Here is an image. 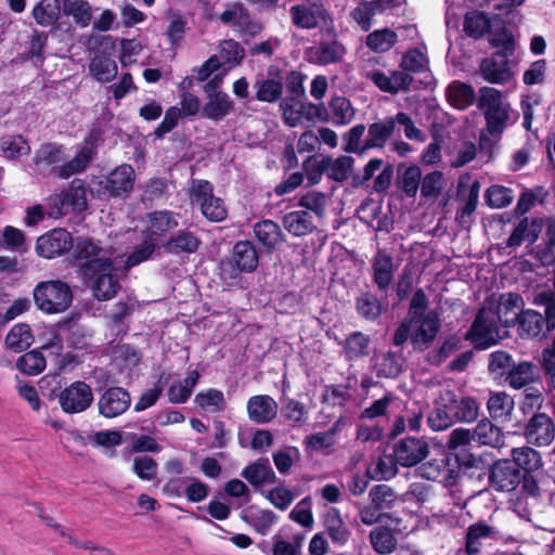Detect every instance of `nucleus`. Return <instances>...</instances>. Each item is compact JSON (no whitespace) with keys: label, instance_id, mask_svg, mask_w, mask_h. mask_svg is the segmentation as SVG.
Segmentation results:
<instances>
[{"label":"nucleus","instance_id":"nucleus-1","mask_svg":"<svg viewBox=\"0 0 555 555\" xmlns=\"http://www.w3.org/2000/svg\"><path fill=\"white\" fill-rule=\"evenodd\" d=\"M65 159L63 145L57 143H43L35 152L33 164L36 166L44 165L51 167L61 179H68L69 177L82 172L92 159V151L89 147H82L73 159L63 163Z\"/></svg>","mask_w":555,"mask_h":555},{"label":"nucleus","instance_id":"nucleus-2","mask_svg":"<svg viewBox=\"0 0 555 555\" xmlns=\"http://www.w3.org/2000/svg\"><path fill=\"white\" fill-rule=\"evenodd\" d=\"M478 108L486 118V133L499 140L509 122L516 118L509 102L503 93L491 87L479 89Z\"/></svg>","mask_w":555,"mask_h":555},{"label":"nucleus","instance_id":"nucleus-3","mask_svg":"<svg viewBox=\"0 0 555 555\" xmlns=\"http://www.w3.org/2000/svg\"><path fill=\"white\" fill-rule=\"evenodd\" d=\"M259 263V253L250 241H238L234 244L230 255L219 264L220 280L228 286L238 283L243 273L254 272Z\"/></svg>","mask_w":555,"mask_h":555},{"label":"nucleus","instance_id":"nucleus-4","mask_svg":"<svg viewBox=\"0 0 555 555\" xmlns=\"http://www.w3.org/2000/svg\"><path fill=\"white\" fill-rule=\"evenodd\" d=\"M292 78L300 79V83H304L306 75L296 69L286 70L275 64L269 65L266 74L258 75L253 85L255 99L262 103H280L284 99V89L287 91Z\"/></svg>","mask_w":555,"mask_h":555},{"label":"nucleus","instance_id":"nucleus-5","mask_svg":"<svg viewBox=\"0 0 555 555\" xmlns=\"http://www.w3.org/2000/svg\"><path fill=\"white\" fill-rule=\"evenodd\" d=\"M134 182L135 172L133 167L129 164H122L106 176L93 177L89 188L91 194L99 199H124L132 192Z\"/></svg>","mask_w":555,"mask_h":555},{"label":"nucleus","instance_id":"nucleus-6","mask_svg":"<svg viewBox=\"0 0 555 555\" xmlns=\"http://www.w3.org/2000/svg\"><path fill=\"white\" fill-rule=\"evenodd\" d=\"M33 295L37 308L47 314L66 311L72 306L74 298L70 286L61 280L38 283Z\"/></svg>","mask_w":555,"mask_h":555},{"label":"nucleus","instance_id":"nucleus-7","mask_svg":"<svg viewBox=\"0 0 555 555\" xmlns=\"http://www.w3.org/2000/svg\"><path fill=\"white\" fill-rule=\"evenodd\" d=\"M72 258L79 278L91 275L96 268L104 266L112 258L107 256L100 241L92 237L77 236L73 238Z\"/></svg>","mask_w":555,"mask_h":555},{"label":"nucleus","instance_id":"nucleus-8","mask_svg":"<svg viewBox=\"0 0 555 555\" xmlns=\"http://www.w3.org/2000/svg\"><path fill=\"white\" fill-rule=\"evenodd\" d=\"M55 387L51 390L50 399L57 398L62 411L66 414H78L88 410L93 400V391L89 384L76 380L63 389Z\"/></svg>","mask_w":555,"mask_h":555},{"label":"nucleus","instance_id":"nucleus-9","mask_svg":"<svg viewBox=\"0 0 555 555\" xmlns=\"http://www.w3.org/2000/svg\"><path fill=\"white\" fill-rule=\"evenodd\" d=\"M505 335V327L489 308L482 307L466 336L476 347L486 349L499 343Z\"/></svg>","mask_w":555,"mask_h":555},{"label":"nucleus","instance_id":"nucleus-10","mask_svg":"<svg viewBox=\"0 0 555 555\" xmlns=\"http://www.w3.org/2000/svg\"><path fill=\"white\" fill-rule=\"evenodd\" d=\"M194 203L199 205L203 216L211 222H221L228 217L224 201L215 196L214 185L208 180L195 179L190 189Z\"/></svg>","mask_w":555,"mask_h":555},{"label":"nucleus","instance_id":"nucleus-11","mask_svg":"<svg viewBox=\"0 0 555 555\" xmlns=\"http://www.w3.org/2000/svg\"><path fill=\"white\" fill-rule=\"evenodd\" d=\"M81 279L91 288L95 299L100 301L111 300L121 288L113 260L96 268L93 274L83 275Z\"/></svg>","mask_w":555,"mask_h":555},{"label":"nucleus","instance_id":"nucleus-12","mask_svg":"<svg viewBox=\"0 0 555 555\" xmlns=\"http://www.w3.org/2000/svg\"><path fill=\"white\" fill-rule=\"evenodd\" d=\"M514 52V46L507 40L503 48L490 57L482 60L479 70L485 80L490 83H505L511 80L513 73L509 66V56Z\"/></svg>","mask_w":555,"mask_h":555},{"label":"nucleus","instance_id":"nucleus-13","mask_svg":"<svg viewBox=\"0 0 555 555\" xmlns=\"http://www.w3.org/2000/svg\"><path fill=\"white\" fill-rule=\"evenodd\" d=\"M73 238L66 229H52L37 238L35 251L39 257L46 259L56 258L72 249Z\"/></svg>","mask_w":555,"mask_h":555},{"label":"nucleus","instance_id":"nucleus-14","mask_svg":"<svg viewBox=\"0 0 555 555\" xmlns=\"http://www.w3.org/2000/svg\"><path fill=\"white\" fill-rule=\"evenodd\" d=\"M524 307L525 301L522 297L515 293L501 294L498 298L493 297L487 300L483 306V308L491 310L495 319L505 328L518 320Z\"/></svg>","mask_w":555,"mask_h":555},{"label":"nucleus","instance_id":"nucleus-15","mask_svg":"<svg viewBox=\"0 0 555 555\" xmlns=\"http://www.w3.org/2000/svg\"><path fill=\"white\" fill-rule=\"evenodd\" d=\"M306 99V89L300 79H291L287 86V94L280 102V111L282 113L283 121L286 126L295 128L302 118L301 100Z\"/></svg>","mask_w":555,"mask_h":555},{"label":"nucleus","instance_id":"nucleus-16","mask_svg":"<svg viewBox=\"0 0 555 555\" xmlns=\"http://www.w3.org/2000/svg\"><path fill=\"white\" fill-rule=\"evenodd\" d=\"M130 404L129 391L120 386H112L105 389L98 400L99 414L105 418H114L124 414Z\"/></svg>","mask_w":555,"mask_h":555},{"label":"nucleus","instance_id":"nucleus-17","mask_svg":"<svg viewBox=\"0 0 555 555\" xmlns=\"http://www.w3.org/2000/svg\"><path fill=\"white\" fill-rule=\"evenodd\" d=\"M411 341L416 348H422L431 343L440 330V320L435 311L411 317Z\"/></svg>","mask_w":555,"mask_h":555},{"label":"nucleus","instance_id":"nucleus-18","mask_svg":"<svg viewBox=\"0 0 555 555\" xmlns=\"http://www.w3.org/2000/svg\"><path fill=\"white\" fill-rule=\"evenodd\" d=\"M455 393L451 390H443L436 400L435 408L428 415V424L436 431L449 428L455 420L453 405Z\"/></svg>","mask_w":555,"mask_h":555},{"label":"nucleus","instance_id":"nucleus-19","mask_svg":"<svg viewBox=\"0 0 555 555\" xmlns=\"http://www.w3.org/2000/svg\"><path fill=\"white\" fill-rule=\"evenodd\" d=\"M428 453L427 442L417 438H406L393 450L396 461L402 466H414L427 457Z\"/></svg>","mask_w":555,"mask_h":555},{"label":"nucleus","instance_id":"nucleus-20","mask_svg":"<svg viewBox=\"0 0 555 555\" xmlns=\"http://www.w3.org/2000/svg\"><path fill=\"white\" fill-rule=\"evenodd\" d=\"M202 245L199 236L189 229L177 231L162 245L164 251L169 255H191Z\"/></svg>","mask_w":555,"mask_h":555},{"label":"nucleus","instance_id":"nucleus-21","mask_svg":"<svg viewBox=\"0 0 555 555\" xmlns=\"http://www.w3.org/2000/svg\"><path fill=\"white\" fill-rule=\"evenodd\" d=\"M525 436L530 443L551 444L555 437V427L551 417L543 413L532 416L526 427Z\"/></svg>","mask_w":555,"mask_h":555},{"label":"nucleus","instance_id":"nucleus-22","mask_svg":"<svg viewBox=\"0 0 555 555\" xmlns=\"http://www.w3.org/2000/svg\"><path fill=\"white\" fill-rule=\"evenodd\" d=\"M248 417L256 424L271 422L278 413V403L268 395H256L247 401Z\"/></svg>","mask_w":555,"mask_h":555},{"label":"nucleus","instance_id":"nucleus-23","mask_svg":"<svg viewBox=\"0 0 555 555\" xmlns=\"http://www.w3.org/2000/svg\"><path fill=\"white\" fill-rule=\"evenodd\" d=\"M253 231L257 241L268 253L274 250L285 240L279 223L270 219H262L256 222Z\"/></svg>","mask_w":555,"mask_h":555},{"label":"nucleus","instance_id":"nucleus-24","mask_svg":"<svg viewBox=\"0 0 555 555\" xmlns=\"http://www.w3.org/2000/svg\"><path fill=\"white\" fill-rule=\"evenodd\" d=\"M207 101L202 106V117L220 121L225 116H228L234 108V103L225 92L212 93L211 95H206Z\"/></svg>","mask_w":555,"mask_h":555},{"label":"nucleus","instance_id":"nucleus-25","mask_svg":"<svg viewBox=\"0 0 555 555\" xmlns=\"http://www.w3.org/2000/svg\"><path fill=\"white\" fill-rule=\"evenodd\" d=\"M241 476L245 478L254 488H259L264 483H275L278 478L267 457H260L246 466Z\"/></svg>","mask_w":555,"mask_h":555},{"label":"nucleus","instance_id":"nucleus-26","mask_svg":"<svg viewBox=\"0 0 555 555\" xmlns=\"http://www.w3.org/2000/svg\"><path fill=\"white\" fill-rule=\"evenodd\" d=\"M490 479L496 490L512 491L518 486L520 477L518 470L512 466L509 461L505 460L493 466Z\"/></svg>","mask_w":555,"mask_h":555},{"label":"nucleus","instance_id":"nucleus-27","mask_svg":"<svg viewBox=\"0 0 555 555\" xmlns=\"http://www.w3.org/2000/svg\"><path fill=\"white\" fill-rule=\"evenodd\" d=\"M285 230L294 236H305L313 233L317 225L311 214L307 210H293L282 219Z\"/></svg>","mask_w":555,"mask_h":555},{"label":"nucleus","instance_id":"nucleus-28","mask_svg":"<svg viewBox=\"0 0 555 555\" xmlns=\"http://www.w3.org/2000/svg\"><path fill=\"white\" fill-rule=\"evenodd\" d=\"M499 531L495 527L478 521L467 528L466 533V552L468 555H476L480 551L481 541L487 539H496Z\"/></svg>","mask_w":555,"mask_h":555},{"label":"nucleus","instance_id":"nucleus-29","mask_svg":"<svg viewBox=\"0 0 555 555\" xmlns=\"http://www.w3.org/2000/svg\"><path fill=\"white\" fill-rule=\"evenodd\" d=\"M178 214L171 210H156L149 214L147 236H165L170 230L179 224Z\"/></svg>","mask_w":555,"mask_h":555},{"label":"nucleus","instance_id":"nucleus-30","mask_svg":"<svg viewBox=\"0 0 555 555\" xmlns=\"http://www.w3.org/2000/svg\"><path fill=\"white\" fill-rule=\"evenodd\" d=\"M34 334L27 323H17L11 327L5 336L4 344L15 353L27 350L34 343Z\"/></svg>","mask_w":555,"mask_h":555},{"label":"nucleus","instance_id":"nucleus-31","mask_svg":"<svg viewBox=\"0 0 555 555\" xmlns=\"http://www.w3.org/2000/svg\"><path fill=\"white\" fill-rule=\"evenodd\" d=\"M473 434L474 441L480 446H489L492 448H501L504 446L501 429L487 418L479 421Z\"/></svg>","mask_w":555,"mask_h":555},{"label":"nucleus","instance_id":"nucleus-32","mask_svg":"<svg viewBox=\"0 0 555 555\" xmlns=\"http://www.w3.org/2000/svg\"><path fill=\"white\" fill-rule=\"evenodd\" d=\"M292 22L295 26L302 29H313L319 24V17H324L325 10L323 5L317 7V10L304 4H296L291 7Z\"/></svg>","mask_w":555,"mask_h":555},{"label":"nucleus","instance_id":"nucleus-33","mask_svg":"<svg viewBox=\"0 0 555 555\" xmlns=\"http://www.w3.org/2000/svg\"><path fill=\"white\" fill-rule=\"evenodd\" d=\"M520 336L535 338L544 334L546 322L541 313L528 309L517 320Z\"/></svg>","mask_w":555,"mask_h":555},{"label":"nucleus","instance_id":"nucleus-34","mask_svg":"<svg viewBox=\"0 0 555 555\" xmlns=\"http://www.w3.org/2000/svg\"><path fill=\"white\" fill-rule=\"evenodd\" d=\"M60 15V0H40L31 10L33 18L42 27L55 25Z\"/></svg>","mask_w":555,"mask_h":555},{"label":"nucleus","instance_id":"nucleus-35","mask_svg":"<svg viewBox=\"0 0 555 555\" xmlns=\"http://www.w3.org/2000/svg\"><path fill=\"white\" fill-rule=\"evenodd\" d=\"M537 379L535 366L528 361H521L513 364L512 369L506 375V380L509 387L514 389H521L534 383Z\"/></svg>","mask_w":555,"mask_h":555},{"label":"nucleus","instance_id":"nucleus-36","mask_svg":"<svg viewBox=\"0 0 555 555\" xmlns=\"http://www.w3.org/2000/svg\"><path fill=\"white\" fill-rule=\"evenodd\" d=\"M89 72L96 81L106 83L117 76V64L107 55L95 54L89 64Z\"/></svg>","mask_w":555,"mask_h":555},{"label":"nucleus","instance_id":"nucleus-37","mask_svg":"<svg viewBox=\"0 0 555 555\" xmlns=\"http://www.w3.org/2000/svg\"><path fill=\"white\" fill-rule=\"evenodd\" d=\"M447 98L453 107L465 109L474 103L475 90L470 85L453 81L447 88Z\"/></svg>","mask_w":555,"mask_h":555},{"label":"nucleus","instance_id":"nucleus-38","mask_svg":"<svg viewBox=\"0 0 555 555\" xmlns=\"http://www.w3.org/2000/svg\"><path fill=\"white\" fill-rule=\"evenodd\" d=\"M241 518L251 526L257 533L266 535L271 526L275 522L276 515L270 509L253 512V507H249L242 512Z\"/></svg>","mask_w":555,"mask_h":555},{"label":"nucleus","instance_id":"nucleus-39","mask_svg":"<svg viewBox=\"0 0 555 555\" xmlns=\"http://www.w3.org/2000/svg\"><path fill=\"white\" fill-rule=\"evenodd\" d=\"M487 408L492 418L508 420L514 410V399L504 391L491 392Z\"/></svg>","mask_w":555,"mask_h":555},{"label":"nucleus","instance_id":"nucleus-40","mask_svg":"<svg viewBox=\"0 0 555 555\" xmlns=\"http://www.w3.org/2000/svg\"><path fill=\"white\" fill-rule=\"evenodd\" d=\"M47 361L43 357L41 350L34 349L27 352H24L16 360V369L28 376L39 375L46 369Z\"/></svg>","mask_w":555,"mask_h":555},{"label":"nucleus","instance_id":"nucleus-41","mask_svg":"<svg viewBox=\"0 0 555 555\" xmlns=\"http://www.w3.org/2000/svg\"><path fill=\"white\" fill-rule=\"evenodd\" d=\"M382 12V0H362L351 12V17L358 23L363 31L372 27L373 17Z\"/></svg>","mask_w":555,"mask_h":555},{"label":"nucleus","instance_id":"nucleus-42","mask_svg":"<svg viewBox=\"0 0 555 555\" xmlns=\"http://www.w3.org/2000/svg\"><path fill=\"white\" fill-rule=\"evenodd\" d=\"M281 404L282 416L284 420L291 422L293 426H300L307 421L309 411L302 402L283 396L281 398Z\"/></svg>","mask_w":555,"mask_h":555},{"label":"nucleus","instance_id":"nucleus-43","mask_svg":"<svg viewBox=\"0 0 555 555\" xmlns=\"http://www.w3.org/2000/svg\"><path fill=\"white\" fill-rule=\"evenodd\" d=\"M358 314L367 321H376L382 314V301L371 292H363L356 300Z\"/></svg>","mask_w":555,"mask_h":555},{"label":"nucleus","instance_id":"nucleus-44","mask_svg":"<svg viewBox=\"0 0 555 555\" xmlns=\"http://www.w3.org/2000/svg\"><path fill=\"white\" fill-rule=\"evenodd\" d=\"M370 337L362 332H352L343 345L346 358L359 359L369 354Z\"/></svg>","mask_w":555,"mask_h":555},{"label":"nucleus","instance_id":"nucleus-45","mask_svg":"<svg viewBox=\"0 0 555 555\" xmlns=\"http://www.w3.org/2000/svg\"><path fill=\"white\" fill-rule=\"evenodd\" d=\"M331 121L335 126H344L349 124L354 116L351 102L345 98L336 95L330 101Z\"/></svg>","mask_w":555,"mask_h":555},{"label":"nucleus","instance_id":"nucleus-46","mask_svg":"<svg viewBox=\"0 0 555 555\" xmlns=\"http://www.w3.org/2000/svg\"><path fill=\"white\" fill-rule=\"evenodd\" d=\"M346 53L345 47L337 40L321 41L317 49V61L320 65L338 63Z\"/></svg>","mask_w":555,"mask_h":555},{"label":"nucleus","instance_id":"nucleus-47","mask_svg":"<svg viewBox=\"0 0 555 555\" xmlns=\"http://www.w3.org/2000/svg\"><path fill=\"white\" fill-rule=\"evenodd\" d=\"M327 155L314 154L308 156L302 163V170L309 185L318 184L322 176L326 175Z\"/></svg>","mask_w":555,"mask_h":555},{"label":"nucleus","instance_id":"nucleus-48","mask_svg":"<svg viewBox=\"0 0 555 555\" xmlns=\"http://www.w3.org/2000/svg\"><path fill=\"white\" fill-rule=\"evenodd\" d=\"M0 246L3 249L24 254L27 251L24 232L13 225H5L0 236Z\"/></svg>","mask_w":555,"mask_h":555},{"label":"nucleus","instance_id":"nucleus-49","mask_svg":"<svg viewBox=\"0 0 555 555\" xmlns=\"http://www.w3.org/2000/svg\"><path fill=\"white\" fill-rule=\"evenodd\" d=\"M352 166L353 158L351 156L341 155L333 159L327 155L326 176L336 182H344L348 179Z\"/></svg>","mask_w":555,"mask_h":555},{"label":"nucleus","instance_id":"nucleus-50","mask_svg":"<svg viewBox=\"0 0 555 555\" xmlns=\"http://www.w3.org/2000/svg\"><path fill=\"white\" fill-rule=\"evenodd\" d=\"M513 462L526 472H534L541 466L539 452L530 447L514 448L512 450Z\"/></svg>","mask_w":555,"mask_h":555},{"label":"nucleus","instance_id":"nucleus-51","mask_svg":"<svg viewBox=\"0 0 555 555\" xmlns=\"http://www.w3.org/2000/svg\"><path fill=\"white\" fill-rule=\"evenodd\" d=\"M479 403L473 397L455 398L453 405L455 420L461 423H473L479 415Z\"/></svg>","mask_w":555,"mask_h":555},{"label":"nucleus","instance_id":"nucleus-52","mask_svg":"<svg viewBox=\"0 0 555 555\" xmlns=\"http://www.w3.org/2000/svg\"><path fill=\"white\" fill-rule=\"evenodd\" d=\"M382 56L372 52H364L361 59L362 76L371 79L382 90Z\"/></svg>","mask_w":555,"mask_h":555},{"label":"nucleus","instance_id":"nucleus-53","mask_svg":"<svg viewBox=\"0 0 555 555\" xmlns=\"http://www.w3.org/2000/svg\"><path fill=\"white\" fill-rule=\"evenodd\" d=\"M538 228L539 225L537 222L530 223L527 219L520 221L508 237L507 246L516 247L524 241H528L530 243L534 242L538 237Z\"/></svg>","mask_w":555,"mask_h":555},{"label":"nucleus","instance_id":"nucleus-54","mask_svg":"<svg viewBox=\"0 0 555 555\" xmlns=\"http://www.w3.org/2000/svg\"><path fill=\"white\" fill-rule=\"evenodd\" d=\"M422 171L417 166L399 169V185L409 196H414L420 188Z\"/></svg>","mask_w":555,"mask_h":555},{"label":"nucleus","instance_id":"nucleus-55","mask_svg":"<svg viewBox=\"0 0 555 555\" xmlns=\"http://www.w3.org/2000/svg\"><path fill=\"white\" fill-rule=\"evenodd\" d=\"M370 496L374 506H366L360 513L365 525H373L382 519V485H375L370 491Z\"/></svg>","mask_w":555,"mask_h":555},{"label":"nucleus","instance_id":"nucleus-56","mask_svg":"<svg viewBox=\"0 0 555 555\" xmlns=\"http://www.w3.org/2000/svg\"><path fill=\"white\" fill-rule=\"evenodd\" d=\"M487 204L492 208H504L514 199V192L503 185H491L485 194Z\"/></svg>","mask_w":555,"mask_h":555},{"label":"nucleus","instance_id":"nucleus-57","mask_svg":"<svg viewBox=\"0 0 555 555\" xmlns=\"http://www.w3.org/2000/svg\"><path fill=\"white\" fill-rule=\"evenodd\" d=\"M132 470L139 479L152 481L157 477L158 463L151 456H134Z\"/></svg>","mask_w":555,"mask_h":555},{"label":"nucleus","instance_id":"nucleus-58","mask_svg":"<svg viewBox=\"0 0 555 555\" xmlns=\"http://www.w3.org/2000/svg\"><path fill=\"white\" fill-rule=\"evenodd\" d=\"M1 150L5 157L15 159L29 153L30 147L22 135H9L1 139Z\"/></svg>","mask_w":555,"mask_h":555},{"label":"nucleus","instance_id":"nucleus-59","mask_svg":"<svg viewBox=\"0 0 555 555\" xmlns=\"http://www.w3.org/2000/svg\"><path fill=\"white\" fill-rule=\"evenodd\" d=\"M359 219L376 232L382 231V204L373 201L363 203L359 209Z\"/></svg>","mask_w":555,"mask_h":555},{"label":"nucleus","instance_id":"nucleus-60","mask_svg":"<svg viewBox=\"0 0 555 555\" xmlns=\"http://www.w3.org/2000/svg\"><path fill=\"white\" fill-rule=\"evenodd\" d=\"M298 206L322 218L326 207V195L323 192L309 191L299 198Z\"/></svg>","mask_w":555,"mask_h":555},{"label":"nucleus","instance_id":"nucleus-61","mask_svg":"<svg viewBox=\"0 0 555 555\" xmlns=\"http://www.w3.org/2000/svg\"><path fill=\"white\" fill-rule=\"evenodd\" d=\"M194 402L203 408H212L214 411H223L225 408V399L223 392L216 388H209L207 391L196 393Z\"/></svg>","mask_w":555,"mask_h":555},{"label":"nucleus","instance_id":"nucleus-62","mask_svg":"<svg viewBox=\"0 0 555 555\" xmlns=\"http://www.w3.org/2000/svg\"><path fill=\"white\" fill-rule=\"evenodd\" d=\"M490 27L488 17L482 12H470L465 16L464 29L465 31L474 37H482Z\"/></svg>","mask_w":555,"mask_h":555},{"label":"nucleus","instance_id":"nucleus-63","mask_svg":"<svg viewBox=\"0 0 555 555\" xmlns=\"http://www.w3.org/2000/svg\"><path fill=\"white\" fill-rule=\"evenodd\" d=\"M446 185V180L440 171H433L427 173L421 185L422 196L426 198H437Z\"/></svg>","mask_w":555,"mask_h":555},{"label":"nucleus","instance_id":"nucleus-64","mask_svg":"<svg viewBox=\"0 0 555 555\" xmlns=\"http://www.w3.org/2000/svg\"><path fill=\"white\" fill-rule=\"evenodd\" d=\"M220 56L232 66L240 65L245 57V50L234 39H225L220 43Z\"/></svg>","mask_w":555,"mask_h":555}]
</instances>
